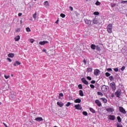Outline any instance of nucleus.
I'll return each instance as SVG.
<instances>
[{
	"mask_svg": "<svg viewBox=\"0 0 127 127\" xmlns=\"http://www.w3.org/2000/svg\"><path fill=\"white\" fill-rule=\"evenodd\" d=\"M107 31L109 33H113V24L110 23L108 25Z\"/></svg>",
	"mask_w": 127,
	"mask_h": 127,
	"instance_id": "nucleus-1",
	"label": "nucleus"
},
{
	"mask_svg": "<svg viewBox=\"0 0 127 127\" xmlns=\"http://www.w3.org/2000/svg\"><path fill=\"white\" fill-rule=\"evenodd\" d=\"M119 111L120 113H122L124 115H126V114H127V111H126V110L125 109V108H124V107L122 106L119 107Z\"/></svg>",
	"mask_w": 127,
	"mask_h": 127,
	"instance_id": "nucleus-2",
	"label": "nucleus"
},
{
	"mask_svg": "<svg viewBox=\"0 0 127 127\" xmlns=\"http://www.w3.org/2000/svg\"><path fill=\"white\" fill-rule=\"evenodd\" d=\"M110 87L108 86L103 85L101 88V90L103 92H107Z\"/></svg>",
	"mask_w": 127,
	"mask_h": 127,
	"instance_id": "nucleus-3",
	"label": "nucleus"
},
{
	"mask_svg": "<svg viewBox=\"0 0 127 127\" xmlns=\"http://www.w3.org/2000/svg\"><path fill=\"white\" fill-rule=\"evenodd\" d=\"M110 86L111 88H112V90H113V91H116L117 87H116V83H115V82H112L110 84Z\"/></svg>",
	"mask_w": 127,
	"mask_h": 127,
	"instance_id": "nucleus-4",
	"label": "nucleus"
},
{
	"mask_svg": "<svg viewBox=\"0 0 127 127\" xmlns=\"http://www.w3.org/2000/svg\"><path fill=\"white\" fill-rule=\"evenodd\" d=\"M100 73H101L100 69H96L94 70V74L95 76H99Z\"/></svg>",
	"mask_w": 127,
	"mask_h": 127,
	"instance_id": "nucleus-5",
	"label": "nucleus"
},
{
	"mask_svg": "<svg viewBox=\"0 0 127 127\" xmlns=\"http://www.w3.org/2000/svg\"><path fill=\"white\" fill-rule=\"evenodd\" d=\"M109 120H111V121H115V119H116V116L114 115H109L108 116Z\"/></svg>",
	"mask_w": 127,
	"mask_h": 127,
	"instance_id": "nucleus-6",
	"label": "nucleus"
},
{
	"mask_svg": "<svg viewBox=\"0 0 127 127\" xmlns=\"http://www.w3.org/2000/svg\"><path fill=\"white\" fill-rule=\"evenodd\" d=\"M106 110L107 111V112H108V113H113V112H114L115 111L114 110V108H107L106 109Z\"/></svg>",
	"mask_w": 127,
	"mask_h": 127,
	"instance_id": "nucleus-7",
	"label": "nucleus"
},
{
	"mask_svg": "<svg viewBox=\"0 0 127 127\" xmlns=\"http://www.w3.org/2000/svg\"><path fill=\"white\" fill-rule=\"evenodd\" d=\"M47 43H49V42L47 41H43L40 42L39 43V44H40V45H45V44Z\"/></svg>",
	"mask_w": 127,
	"mask_h": 127,
	"instance_id": "nucleus-8",
	"label": "nucleus"
},
{
	"mask_svg": "<svg viewBox=\"0 0 127 127\" xmlns=\"http://www.w3.org/2000/svg\"><path fill=\"white\" fill-rule=\"evenodd\" d=\"M74 108H75L76 110H82V107H81L80 104L74 105Z\"/></svg>",
	"mask_w": 127,
	"mask_h": 127,
	"instance_id": "nucleus-9",
	"label": "nucleus"
},
{
	"mask_svg": "<svg viewBox=\"0 0 127 127\" xmlns=\"http://www.w3.org/2000/svg\"><path fill=\"white\" fill-rule=\"evenodd\" d=\"M81 81H82V83H83V84H85V85H88V81L86 80V78L83 77V78L81 79Z\"/></svg>",
	"mask_w": 127,
	"mask_h": 127,
	"instance_id": "nucleus-10",
	"label": "nucleus"
},
{
	"mask_svg": "<svg viewBox=\"0 0 127 127\" xmlns=\"http://www.w3.org/2000/svg\"><path fill=\"white\" fill-rule=\"evenodd\" d=\"M95 103L98 107H101V106H102V103H101V102L99 100H95Z\"/></svg>",
	"mask_w": 127,
	"mask_h": 127,
	"instance_id": "nucleus-11",
	"label": "nucleus"
},
{
	"mask_svg": "<svg viewBox=\"0 0 127 127\" xmlns=\"http://www.w3.org/2000/svg\"><path fill=\"white\" fill-rule=\"evenodd\" d=\"M35 121L37 122H42L43 121V118L42 117H37L35 119Z\"/></svg>",
	"mask_w": 127,
	"mask_h": 127,
	"instance_id": "nucleus-12",
	"label": "nucleus"
},
{
	"mask_svg": "<svg viewBox=\"0 0 127 127\" xmlns=\"http://www.w3.org/2000/svg\"><path fill=\"white\" fill-rule=\"evenodd\" d=\"M115 95L116 96V97L117 98H120V96H121V95H122V93H121V91H117L116 93H115Z\"/></svg>",
	"mask_w": 127,
	"mask_h": 127,
	"instance_id": "nucleus-13",
	"label": "nucleus"
},
{
	"mask_svg": "<svg viewBox=\"0 0 127 127\" xmlns=\"http://www.w3.org/2000/svg\"><path fill=\"white\" fill-rule=\"evenodd\" d=\"M74 103H75V104H77V103L80 104V103H81V99L79 98H77L75 99L74 100Z\"/></svg>",
	"mask_w": 127,
	"mask_h": 127,
	"instance_id": "nucleus-14",
	"label": "nucleus"
},
{
	"mask_svg": "<svg viewBox=\"0 0 127 127\" xmlns=\"http://www.w3.org/2000/svg\"><path fill=\"white\" fill-rule=\"evenodd\" d=\"M85 22L86 23V24H88V25H90L91 24V20H90L86 19L85 20Z\"/></svg>",
	"mask_w": 127,
	"mask_h": 127,
	"instance_id": "nucleus-15",
	"label": "nucleus"
},
{
	"mask_svg": "<svg viewBox=\"0 0 127 127\" xmlns=\"http://www.w3.org/2000/svg\"><path fill=\"white\" fill-rule=\"evenodd\" d=\"M19 39H20V36L19 35L16 36L14 38L15 41H18Z\"/></svg>",
	"mask_w": 127,
	"mask_h": 127,
	"instance_id": "nucleus-16",
	"label": "nucleus"
},
{
	"mask_svg": "<svg viewBox=\"0 0 127 127\" xmlns=\"http://www.w3.org/2000/svg\"><path fill=\"white\" fill-rule=\"evenodd\" d=\"M57 105L61 107V108H62L63 107V103L62 102H57Z\"/></svg>",
	"mask_w": 127,
	"mask_h": 127,
	"instance_id": "nucleus-17",
	"label": "nucleus"
},
{
	"mask_svg": "<svg viewBox=\"0 0 127 127\" xmlns=\"http://www.w3.org/2000/svg\"><path fill=\"white\" fill-rule=\"evenodd\" d=\"M96 45L95 44H91V45L90 46V48H91V49H93V50H95V49H96Z\"/></svg>",
	"mask_w": 127,
	"mask_h": 127,
	"instance_id": "nucleus-18",
	"label": "nucleus"
},
{
	"mask_svg": "<svg viewBox=\"0 0 127 127\" xmlns=\"http://www.w3.org/2000/svg\"><path fill=\"white\" fill-rule=\"evenodd\" d=\"M44 4L45 5L46 7H47V6H49V2L48 1H45L44 2Z\"/></svg>",
	"mask_w": 127,
	"mask_h": 127,
	"instance_id": "nucleus-19",
	"label": "nucleus"
},
{
	"mask_svg": "<svg viewBox=\"0 0 127 127\" xmlns=\"http://www.w3.org/2000/svg\"><path fill=\"white\" fill-rule=\"evenodd\" d=\"M79 96L81 97H84V92H83V90H79Z\"/></svg>",
	"mask_w": 127,
	"mask_h": 127,
	"instance_id": "nucleus-20",
	"label": "nucleus"
},
{
	"mask_svg": "<svg viewBox=\"0 0 127 127\" xmlns=\"http://www.w3.org/2000/svg\"><path fill=\"white\" fill-rule=\"evenodd\" d=\"M89 111L93 114H96V111H95L94 109L92 108H89Z\"/></svg>",
	"mask_w": 127,
	"mask_h": 127,
	"instance_id": "nucleus-21",
	"label": "nucleus"
},
{
	"mask_svg": "<svg viewBox=\"0 0 127 127\" xmlns=\"http://www.w3.org/2000/svg\"><path fill=\"white\" fill-rule=\"evenodd\" d=\"M92 71H93V68H92V67H88L87 68V72H92Z\"/></svg>",
	"mask_w": 127,
	"mask_h": 127,
	"instance_id": "nucleus-22",
	"label": "nucleus"
},
{
	"mask_svg": "<svg viewBox=\"0 0 127 127\" xmlns=\"http://www.w3.org/2000/svg\"><path fill=\"white\" fill-rule=\"evenodd\" d=\"M100 100H102V101H103L104 103H107V102H108V100H107V99L105 98H100Z\"/></svg>",
	"mask_w": 127,
	"mask_h": 127,
	"instance_id": "nucleus-23",
	"label": "nucleus"
},
{
	"mask_svg": "<svg viewBox=\"0 0 127 127\" xmlns=\"http://www.w3.org/2000/svg\"><path fill=\"white\" fill-rule=\"evenodd\" d=\"M8 57H10V58H13V57H14V54H9L8 55Z\"/></svg>",
	"mask_w": 127,
	"mask_h": 127,
	"instance_id": "nucleus-24",
	"label": "nucleus"
},
{
	"mask_svg": "<svg viewBox=\"0 0 127 127\" xmlns=\"http://www.w3.org/2000/svg\"><path fill=\"white\" fill-rule=\"evenodd\" d=\"M17 65H20V63L18 61H16L14 64V66H17Z\"/></svg>",
	"mask_w": 127,
	"mask_h": 127,
	"instance_id": "nucleus-25",
	"label": "nucleus"
},
{
	"mask_svg": "<svg viewBox=\"0 0 127 127\" xmlns=\"http://www.w3.org/2000/svg\"><path fill=\"white\" fill-rule=\"evenodd\" d=\"M117 120L118 123H121V122H122V118H121V117L120 116L117 117Z\"/></svg>",
	"mask_w": 127,
	"mask_h": 127,
	"instance_id": "nucleus-26",
	"label": "nucleus"
},
{
	"mask_svg": "<svg viewBox=\"0 0 127 127\" xmlns=\"http://www.w3.org/2000/svg\"><path fill=\"white\" fill-rule=\"evenodd\" d=\"M36 15H37V12H35V13L33 15V17L34 19H36Z\"/></svg>",
	"mask_w": 127,
	"mask_h": 127,
	"instance_id": "nucleus-27",
	"label": "nucleus"
},
{
	"mask_svg": "<svg viewBox=\"0 0 127 127\" xmlns=\"http://www.w3.org/2000/svg\"><path fill=\"white\" fill-rule=\"evenodd\" d=\"M98 20L96 19H94L93 20V23L94 24H98Z\"/></svg>",
	"mask_w": 127,
	"mask_h": 127,
	"instance_id": "nucleus-28",
	"label": "nucleus"
},
{
	"mask_svg": "<svg viewBox=\"0 0 127 127\" xmlns=\"http://www.w3.org/2000/svg\"><path fill=\"white\" fill-rule=\"evenodd\" d=\"M78 87L80 90H82V89H83V86H82V84H79L78 85Z\"/></svg>",
	"mask_w": 127,
	"mask_h": 127,
	"instance_id": "nucleus-29",
	"label": "nucleus"
},
{
	"mask_svg": "<svg viewBox=\"0 0 127 127\" xmlns=\"http://www.w3.org/2000/svg\"><path fill=\"white\" fill-rule=\"evenodd\" d=\"M93 14H94V15H99L100 13L98 11H95L93 13Z\"/></svg>",
	"mask_w": 127,
	"mask_h": 127,
	"instance_id": "nucleus-30",
	"label": "nucleus"
},
{
	"mask_svg": "<svg viewBox=\"0 0 127 127\" xmlns=\"http://www.w3.org/2000/svg\"><path fill=\"white\" fill-rule=\"evenodd\" d=\"M60 16L61 17H62L63 18H64L65 17V16H66V15H65L64 13H61V15H60Z\"/></svg>",
	"mask_w": 127,
	"mask_h": 127,
	"instance_id": "nucleus-31",
	"label": "nucleus"
},
{
	"mask_svg": "<svg viewBox=\"0 0 127 127\" xmlns=\"http://www.w3.org/2000/svg\"><path fill=\"white\" fill-rule=\"evenodd\" d=\"M117 127H123V126L122 125V124H121L118 123L117 124Z\"/></svg>",
	"mask_w": 127,
	"mask_h": 127,
	"instance_id": "nucleus-32",
	"label": "nucleus"
},
{
	"mask_svg": "<svg viewBox=\"0 0 127 127\" xmlns=\"http://www.w3.org/2000/svg\"><path fill=\"white\" fill-rule=\"evenodd\" d=\"M82 114L84 116H88V113L86 111H83Z\"/></svg>",
	"mask_w": 127,
	"mask_h": 127,
	"instance_id": "nucleus-33",
	"label": "nucleus"
},
{
	"mask_svg": "<svg viewBox=\"0 0 127 127\" xmlns=\"http://www.w3.org/2000/svg\"><path fill=\"white\" fill-rule=\"evenodd\" d=\"M98 95L99 96H104V94L101 92H97Z\"/></svg>",
	"mask_w": 127,
	"mask_h": 127,
	"instance_id": "nucleus-34",
	"label": "nucleus"
},
{
	"mask_svg": "<svg viewBox=\"0 0 127 127\" xmlns=\"http://www.w3.org/2000/svg\"><path fill=\"white\" fill-rule=\"evenodd\" d=\"M96 5H100L101 4V2L99 1H97L95 3Z\"/></svg>",
	"mask_w": 127,
	"mask_h": 127,
	"instance_id": "nucleus-35",
	"label": "nucleus"
},
{
	"mask_svg": "<svg viewBox=\"0 0 127 127\" xmlns=\"http://www.w3.org/2000/svg\"><path fill=\"white\" fill-rule=\"evenodd\" d=\"M26 30L27 32H30V31H31L30 30V28H29V27H27L26 28Z\"/></svg>",
	"mask_w": 127,
	"mask_h": 127,
	"instance_id": "nucleus-36",
	"label": "nucleus"
},
{
	"mask_svg": "<svg viewBox=\"0 0 127 127\" xmlns=\"http://www.w3.org/2000/svg\"><path fill=\"white\" fill-rule=\"evenodd\" d=\"M105 75H106V77H110V76H111V74L109 72H106L105 73Z\"/></svg>",
	"mask_w": 127,
	"mask_h": 127,
	"instance_id": "nucleus-37",
	"label": "nucleus"
},
{
	"mask_svg": "<svg viewBox=\"0 0 127 127\" xmlns=\"http://www.w3.org/2000/svg\"><path fill=\"white\" fill-rule=\"evenodd\" d=\"M95 48H96V50H98V51H100V50H101V49L100 48L99 46H96Z\"/></svg>",
	"mask_w": 127,
	"mask_h": 127,
	"instance_id": "nucleus-38",
	"label": "nucleus"
},
{
	"mask_svg": "<svg viewBox=\"0 0 127 127\" xmlns=\"http://www.w3.org/2000/svg\"><path fill=\"white\" fill-rule=\"evenodd\" d=\"M71 105V103L70 102H67L66 104H65L66 107H69V106Z\"/></svg>",
	"mask_w": 127,
	"mask_h": 127,
	"instance_id": "nucleus-39",
	"label": "nucleus"
},
{
	"mask_svg": "<svg viewBox=\"0 0 127 127\" xmlns=\"http://www.w3.org/2000/svg\"><path fill=\"white\" fill-rule=\"evenodd\" d=\"M83 62L84 65H86L87 64V60H86V59H84L83 61Z\"/></svg>",
	"mask_w": 127,
	"mask_h": 127,
	"instance_id": "nucleus-40",
	"label": "nucleus"
},
{
	"mask_svg": "<svg viewBox=\"0 0 127 127\" xmlns=\"http://www.w3.org/2000/svg\"><path fill=\"white\" fill-rule=\"evenodd\" d=\"M90 88H91L92 89H94L95 88V85H93V84H90Z\"/></svg>",
	"mask_w": 127,
	"mask_h": 127,
	"instance_id": "nucleus-41",
	"label": "nucleus"
},
{
	"mask_svg": "<svg viewBox=\"0 0 127 127\" xmlns=\"http://www.w3.org/2000/svg\"><path fill=\"white\" fill-rule=\"evenodd\" d=\"M121 3H126L127 4V0H123L121 1Z\"/></svg>",
	"mask_w": 127,
	"mask_h": 127,
	"instance_id": "nucleus-42",
	"label": "nucleus"
},
{
	"mask_svg": "<svg viewBox=\"0 0 127 127\" xmlns=\"http://www.w3.org/2000/svg\"><path fill=\"white\" fill-rule=\"evenodd\" d=\"M87 80H89V81H91V80H92V77H90V76H87L86 77Z\"/></svg>",
	"mask_w": 127,
	"mask_h": 127,
	"instance_id": "nucleus-43",
	"label": "nucleus"
},
{
	"mask_svg": "<svg viewBox=\"0 0 127 127\" xmlns=\"http://www.w3.org/2000/svg\"><path fill=\"white\" fill-rule=\"evenodd\" d=\"M114 71H115V72H119V68L117 67V68H115L114 69Z\"/></svg>",
	"mask_w": 127,
	"mask_h": 127,
	"instance_id": "nucleus-44",
	"label": "nucleus"
},
{
	"mask_svg": "<svg viewBox=\"0 0 127 127\" xmlns=\"http://www.w3.org/2000/svg\"><path fill=\"white\" fill-rule=\"evenodd\" d=\"M20 30H21L20 28H17L16 30V32H19V31H20Z\"/></svg>",
	"mask_w": 127,
	"mask_h": 127,
	"instance_id": "nucleus-45",
	"label": "nucleus"
},
{
	"mask_svg": "<svg viewBox=\"0 0 127 127\" xmlns=\"http://www.w3.org/2000/svg\"><path fill=\"white\" fill-rule=\"evenodd\" d=\"M109 79L111 81H112V80H114V77H113V76H110L109 77Z\"/></svg>",
	"mask_w": 127,
	"mask_h": 127,
	"instance_id": "nucleus-46",
	"label": "nucleus"
},
{
	"mask_svg": "<svg viewBox=\"0 0 127 127\" xmlns=\"http://www.w3.org/2000/svg\"><path fill=\"white\" fill-rule=\"evenodd\" d=\"M30 42H31V43H33L34 42V39H31L30 40Z\"/></svg>",
	"mask_w": 127,
	"mask_h": 127,
	"instance_id": "nucleus-47",
	"label": "nucleus"
},
{
	"mask_svg": "<svg viewBox=\"0 0 127 127\" xmlns=\"http://www.w3.org/2000/svg\"><path fill=\"white\" fill-rule=\"evenodd\" d=\"M63 96H64L63 93H60V94H59V98H60V97H63Z\"/></svg>",
	"mask_w": 127,
	"mask_h": 127,
	"instance_id": "nucleus-48",
	"label": "nucleus"
},
{
	"mask_svg": "<svg viewBox=\"0 0 127 127\" xmlns=\"http://www.w3.org/2000/svg\"><path fill=\"white\" fill-rule=\"evenodd\" d=\"M126 69V66H123L122 68H121V71H124V70H125Z\"/></svg>",
	"mask_w": 127,
	"mask_h": 127,
	"instance_id": "nucleus-49",
	"label": "nucleus"
},
{
	"mask_svg": "<svg viewBox=\"0 0 127 127\" xmlns=\"http://www.w3.org/2000/svg\"><path fill=\"white\" fill-rule=\"evenodd\" d=\"M116 6V3L111 4L112 7H115Z\"/></svg>",
	"mask_w": 127,
	"mask_h": 127,
	"instance_id": "nucleus-50",
	"label": "nucleus"
},
{
	"mask_svg": "<svg viewBox=\"0 0 127 127\" xmlns=\"http://www.w3.org/2000/svg\"><path fill=\"white\" fill-rule=\"evenodd\" d=\"M9 77H10L9 75L6 76V75H4V78H5L6 79H8V78H9Z\"/></svg>",
	"mask_w": 127,
	"mask_h": 127,
	"instance_id": "nucleus-51",
	"label": "nucleus"
},
{
	"mask_svg": "<svg viewBox=\"0 0 127 127\" xmlns=\"http://www.w3.org/2000/svg\"><path fill=\"white\" fill-rule=\"evenodd\" d=\"M107 71H113V69H112V68H109L107 69Z\"/></svg>",
	"mask_w": 127,
	"mask_h": 127,
	"instance_id": "nucleus-52",
	"label": "nucleus"
},
{
	"mask_svg": "<svg viewBox=\"0 0 127 127\" xmlns=\"http://www.w3.org/2000/svg\"><path fill=\"white\" fill-rule=\"evenodd\" d=\"M91 84H95V83H96V81H95V80H92V81H91Z\"/></svg>",
	"mask_w": 127,
	"mask_h": 127,
	"instance_id": "nucleus-53",
	"label": "nucleus"
},
{
	"mask_svg": "<svg viewBox=\"0 0 127 127\" xmlns=\"http://www.w3.org/2000/svg\"><path fill=\"white\" fill-rule=\"evenodd\" d=\"M55 23H57V24H58L59 23V19H58L57 21H56Z\"/></svg>",
	"mask_w": 127,
	"mask_h": 127,
	"instance_id": "nucleus-54",
	"label": "nucleus"
},
{
	"mask_svg": "<svg viewBox=\"0 0 127 127\" xmlns=\"http://www.w3.org/2000/svg\"><path fill=\"white\" fill-rule=\"evenodd\" d=\"M7 60H8V61H9V62H11V59H10L9 58H7Z\"/></svg>",
	"mask_w": 127,
	"mask_h": 127,
	"instance_id": "nucleus-55",
	"label": "nucleus"
},
{
	"mask_svg": "<svg viewBox=\"0 0 127 127\" xmlns=\"http://www.w3.org/2000/svg\"><path fill=\"white\" fill-rule=\"evenodd\" d=\"M42 51L43 52H45V53H46V54H47V51H46V49H43V50H42Z\"/></svg>",
	"mask_w": 127,
	"mask_h": 127,
	"instance_id": "nucleus-56",
	"label": "nucleus"
},
{
	"mask_svg": "<svg viewBox=\"0 0 127 127\" xmlns=\"http://www.w3.org/2000/svg\"><path fill=\"white\" fill-rule=\"evenodd\" d=\"M69 8H70L71 11H73V7L70 6H69Z\"/></svg>",
	"mask_w": 127,
	"mask_h": 127,
	"instance_id": "nucleus-57",
	"label": "nucleus"
},
{
	"mask_svg": "<svg viewBox=\"0 0 127 127\" xmlns=\"http://www.w3.org/2000/svg\"><path fill=\"white\" fill-rule=\"evenodd\" d=\"M21 15H22V13H19L18 14V16H21Z\"/></svg>",
	"mask_w": 127,
	"mask_h": 127,
	"instance_id": "nucleus-58",
	"label": "nucleus"
},
{
	"mask_svg": "<svg viewBox=\"0 0 127 127\" xmlns=\"http://www.w3.org/2000/svg\"><path fill=\"white\" fill-rule=\"evenodd\" d=\"M3 125H4V127H7V125H6L5 124V123H3Z\"/></svg>",
	"mask_w": 127,
	"mask_h": 127,
	"instance_id": "nucleus-59",
	"label": "nucleus"
},
{
	"mask_svg": "<svg viewBox=\"0 0 127 127\" xmlns=\"http://www.w3.org/2000/svg\"><path fill=\"white\" fill-rule=\"evenodd\" d=\"M69 100H73V99H72V96H70L69 98Z\"/></svg>",
	"mask_w": 127,
	"mask_h": 127,
	"instance_id": "nucleus-60",
	"label": "nucleus"
},
{
	"mask_svg": "<svg viewBox=\"0 0 127 127\" xmlns=\"http://www.w3.org/2000/svg\"><path fill=\"white\" fill-rule=\"evenodd\" d=\"M20 24H22V20H20Z\"/></svg>",
	"mask_w": 127,
	"mask_h": 127,
	"instance_id": "nucleus-61",
	"label": "nucleus"
},
{
	"mask_svg": "<svg viewBox=\"0 0 127 127\" xmlns=\"http://www.w3.org/2000/svg\"><path fill=\"white\" fill-rule=\"evenodd\" d=\"M35 0V1H36V0Z\"/></svg>",
	"mask_w": 127,
	"mask_h": 127,
	"instance_id": "nucleus-62",
	"label": "nucleus"
},
{
	"mask_svg": "<svg viewBox=\"0 0 127 127\" xmlns=\"http://www.w3.org/2000/svg\"><path fill=\"white\" fill-rule=\"evenodd\" d=\"M54 55H55V54H54Z\"/></svg>",
	"mask_w": 127,
	"mask_h": 127,
	"instance_id": "nucleus-63",
	"label": "nucleus"
},
{
	"mask_svg": "<svg viewBox=\"0 0 127 127\" xmlns=\"http://www.w3.org/2000/svg\"><path fill=\"white\" fill-rule=\"evenodd\" d=\"M11 76H12L13 75H11Z\"/></svg>",
	"mask_w": 127,
	"mask_h": 127,
	"instance_id": "nucleus-64",
	"label": "nucleus"
}]
</instances>
